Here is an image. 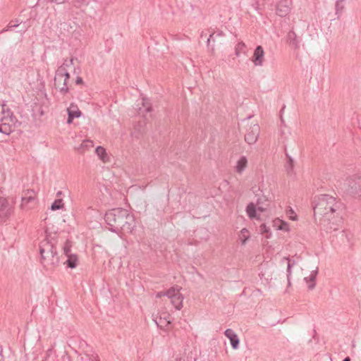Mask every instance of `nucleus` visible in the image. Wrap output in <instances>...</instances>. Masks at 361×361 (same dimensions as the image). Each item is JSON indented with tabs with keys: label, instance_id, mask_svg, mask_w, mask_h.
<instances>
[{
	"label": "nucleus",
	"instance_id": "1",
	"mask_svg": "<svg viewBox=\"0 0 361 361\" xmlns=\"http://www.w3.org/2000/svg\"><path fill=\"white\" fill-rule=\"evenodd\" d=\"M341 206V202L335 197L329 195L315 196L312 200L314 214L318 216L320 221H331L338 218V210Z\"/></svg>",
	"mask_w": 361,
	"mask_h": 361
},
{
	"label": "nucleus",
	"instance_id": "2",
	"mask_svg": "<svg viewBox=\"0 0 361 361\" xmlns=\"http://www.w3.org/2000/svg\"><path fill=\"white\" fill-rule=\"evenodd\" d=\"M104 219L111 226L110 230L118 232L122 230L126 233H131L134 227V217L128 210L116 208L106 213Z\"/></svg>",
	"mask_w": 361,
	"mask_h": 361
},
{
	"label": "nucleus",
	"instance_id": "3",
	"mask_svg": "<svg viewBox=\"0 0 361 361\" xmlns=\"http://www.w3.org/2000/svg\"><path fill=\"white\" fill-rule=\"evenodd\" d=\"M39 252L42 257L41 262L44 268L53 269L58 266L59 259L52 242L48 240L42 241L39 245Z\"/></svg>",
	"mask_w": 361,
	"mask_h": 361
},
{
	"label": "nucleus",
	"instance_id": "4",
	"mask_svg": "<svg viewBox=\"0 0 361 361\" xmlns=\"http://www.w3.org/2000/svg\"><path fill=\"white\" fill-rule=\"evenodd\" d=\"M37 204V194L33 190H25L21 194L19 205L23 212H28L35 207Z\"/></svg>",
	"mask_w": 361,
	"mask_h": 361
},
{
	"label": "nucleus",
	"instance_id": "5",
	"mask_svg": "<svg viewBox=\"0 0 361 361\" xmlns=\"http://www.w3.org/2000/svg\"><path fill=\"white\" fill-rule=\"evenodd\" d=\"M2 109L3 111H4V106ZM4 116L0 118V132L4 133L5 135H9L11 132L13 131L16 121L10 111H7L6 112L4 111Z\"/></svg>",
	"mask_w": 361,
	"mask_h": 361
},
{
	"label": "nucleus",
	"instance_id": "6",
	"mask_svg": "<svg viewBox=\"0 0 361 361\" xmlns=\"http://www.w3.org/2000/svg\"><path fill=\"white\" fill-rule=\"evenodd\" d=\"M343 189L350 194L361 195V178L351 177L343 183Z\"/></svg>",
	"mask_w": 361,
	"mask_h": 361
},
{
	"label": "nucleus",
	"instance_id": "7",
	"mask_svg": "<svg viewBox=\"0 0 361 361\" xmlns=\"http://www.w3.org/2000/svg\"><path fill=\"white\" fill-rule=\"evenodd\" d=\"M166 295L171 300V304L176 310H180L183 307L184 298L179 289L172 287L166 291Z\"/></svg>",
	"mask_w": 361,
	"mask_h": 361
},
{
	"label": "nucleus",
	"instance_id": "8",
	"mask_svg": "<svg viewBox=\"0 0 361 361\" xmlns=\"http://www.w3.org/2000/svg\"><path fill=\"white\" fill-rule=\"evenodd\" d=\"M13 213L14 207L6 198L0 197V221L5 222Z\"/></svg>",
	"mask_w": 361,
	"mask_h": 361
},
{
	"label": "nucleus",
	"instance_id": "9",
	"mask_svg": "<svg viewBox=\"0 0 361 361\" xmlns=\"http://www.w3.org/2000/svg\"><path fill=\"white\" fill-rule=\"evenodd\" d=\"M260 133V127L258 124L250 125L245 135V140L249 145L255 143L258 139Z\"/></svg>",
	"mask_w": 361,
	"mask_h": 361
},
{
	"label": "nucleus",
	"instance_id": "10",
	"mask_svg": "<svg viewBox=\"0 0 361 361\" xmlns=\"http://www.w3.org/2000/svg\"><path fill=\"white\" fill-rule=\"evenodd\" d=\"M264 211H265V208L260 206L259 202H257V205L250 202L246 207V213L250 219H259L257 212H262Z\"/></svg>",
	"mask_w": 361,
	"mask_h": 361
},
{
	"label": "nucleus",
	"instance_id": "11",
	"mask_svg": "<svg viewBox=\"0 0 361 361\" xmlns=\"http://www.w3.org/2000/svg\"><path fill=\"white\" fill-rule=\"evenodd\" d=\"M291 0H281L276 6V13L280 16H286L290 11Z\"/></svg>",
	"mask_w": 361,
	"mask_h": 361
},
{
	"label": "nucleus",
	"instance_id": "12",
	"mask_svg": "<svg viewBox=\"0 0 361 361\" xmlns=\"http://www.w3.org/2000/svg\"><path fill=\"white\" fill-rule=\"evenodd\" d=\"M252 61L256 66H262L264 61V51L262 46H257L254 51Z\"/></svg>",
	"mask_w": 361,
	"mask_h": 361
},
{
	"label": "nucleus",
	"instance_id": "13",
	"mask_svg": "<svg viewBox=\"0 0 361 361\" xmlns=\"http://www.w3.org/2000/svg\"><path fill=\"white\" fill-rule=\"evenodd\" d=\"M73 64V59H65L63 64L59 67L56 70V74L59 75L60 76L66 77V79L70 78L69 73L68 72V68L71 67Z\"/></svg>",
	"mask_w": 361,
	"mask_h": 361
},
{
	"label": "nucleus",
	"instance_id": "14",
	"mask_svg": "<svg viewBox=\"0 0 361 361\" xmlns=\"http://www.w3.org/2000/svg\"><path fill=\"white\" fill-rule=\"evenodd\" d=\"M68 80L69 79H66V77L60 76L59 75L56 74L54 77V85L62 93L66 94L68 91V88L67 87V82Z\"/></svg>",
	"mask_w": 361,
	"mask_h": 361
},
{
	"label": "nucleus",
	"instance_id": "15",
	"mask_svg": "<svg viewBox=\"0 0 361 361\" xmlns=\"http://www.w3.org/2000/svg\"><path fill=\"white\" fill-rule=\"evenodd\" d=\"M224 334L230 340L232 348L233 349H237L239 346L240 342L237 334L231 329H226Z\"/></svg>",
	"mask_w": 361,
	"mask_h": 361
},
{
	"label": "nucleus",
	"instance_id": "16",
	"mask_svg": "<svg viewBox=\"0 0 361 361\" xmlns=\"http://www.w3.org/2000/svg\"><path fill=\"white\" fill-rule=\"evenodd\" d=\"M68 118L67 122L71 123L73 118H78L81 115V112L79 110L77 105L71 104V106L67 109Z\"/></svg>",
	"mask_w": 361,
	"mask_h": 361
},
{
	"label": "nucleus",
	"instance_id": "17",
	"mask_svg": "<svg viewBox=\"0 0 361 361\" xmlns=\"http://www.w3.org/2000/svg\"><path fill=\"white\" fill-rule=\"evenodd\" d=\"M318 274V268L311 271L308 276L304 278V281L307 283L308 288L312 290L315 287V279Z\"/></svg>",
	"mask_w": 361,
	"mask_h": 361
},
{
	"label": "nucleus",
	"instance_id": "18",
	"mask_svg": "<svg viewBox=\"0 0 361 361\" xmlns=\"http://www.w3.org/2000/svg\"><path fill=\"white\" fill-rule=\"evenodd\" d=\"M287 42L295 49L299 47L300 42L294 31L290 30V32H288L287 35Z\"/></svg>",
	"mask_w": 361,
	"mask_h": 361
},
{
	"label": "nucleus",
	"instance_id": "19",
	"mask_svg": "<svg viewBox=\"0 0 361 361\" xmlns=\"http://www.w3.org/2000/svg\"><path fill=\"white\" fill-rule=\"evenodd\" d=\"M153 320L159 328L163 329H166L171 324L169 316L164 317L160 316L159 318L156 317Z\"/></svg>",
	"mask_w": 361,
	"mask_h": 361
},
{
	"label": "nucleus",
	"instance_id": "20",
	"mask_svg": "<svg viewBox=\"0 0 361 361\" xmlns=\"http://www.w3.org/2000/svg\"><path fill=\"white\" fill-rule=\"evenodd\" d=\"M77 25L75 22H64L60 23V29L65 32L72 33L76 29Z\"/></svg>",
	"mask_w": 361,
	"mask_h": 361
},
{
	"label": "nucleus",
	"instance_id": "21",
	"mask_svg": "<svg viewBox=\"0 0 361 361\" xmlns=\"http://www.w3.org/2000/svg\"><path fill=\"white\" fill-rule=\"evenodd\" d=\"M272 226L276 230H280V231H289L288 224L286 222H285L279 219H274L272 222Z\"/></svg>",
	"mask_w": 361,
	"mask_h": 361
},
{
	"label": "nucleus",
	"instance_id": "22",
	"mask_svg": "<svg viewBox=\"0 0 361 361\" xmlns=\"http://www.w3.org/2000/svg\"><path fill=\"white\" fill-rule=\"evenodd\" d=\"M152 106L145 99H142V106L139 108L138 114L146 117V114L151 111Z\"/></svg>",
	"mask_w": 361,
	"mask_h": 361
},
{
	"label": "nucleus",
	"instance_id": "23",
	"mask_svg": "<svg viewBox=\"0 0 361 361\" xmlns=\"http://www.w3.org/2000/svg\"><path fill=\"white\" fill-rule=\"evenodd\" d=\"M246 54V46L244 42H238L235 47V54L236 56H240V54Z\"/></svg>",
	"mask_w": 361,
	"mask_h": 361
},
{
	"label": "nucleus",
	"instance_id": "24",
	"mask_svg": "<svg viewBox=\"0 0 361 361\" xmlns=\"http://www.w3.org/2000/svg\"><path fill=\"white\" fill-rule=\"evenodd\" d=\"M235 167L238 173H242L247 167V159H238Z\"/></svg>",
	"mask_w": 361,
	"mask_h": 361
},
{
	"label": "nucleus",
	"instance_id": "25",
	"mask_svg": "<svg viewBox=\"0 0 361 361\" xmlns=\"http://www.w3.org/2000/svg\"><path fill=\"white\" fill-rule=\"evenodd\" d=\"M250 238V233L247 228H243L239 234V240L243 245H245L247 240Z\"/></svg>",
	"mask_w": 361,
	"mask_h": 361
},
{
	"label": "nucleus",
	"instance_id": "26",
	"mask_svg": "<svg viewBox=\"0 0 361 361\" xmlns=\"http://www.w3.org/2000/svg\"><path fill=\"white\" fill-rule=\"evenodd\" d=\"M77 257L75 255H68L66 263L68 267L73 269L77 266Z\"/></svg>",
	"mask_w": 361,
	"mask_h": 361
},
{
	"label": "nucleus",
	"instance_id": "27",
	"mask_svg": "<svg viewBox=\"0 0 361 361\" xmlns=\"http://www.w3.org/2000/svg\"><path fill=\"white\" fill-rule=\"evenodd\" d=\"M82 361H99L98 358V355L95 353L85 354L84 357L81 358Z\"/></svg>",
	"mask_w": 361,
	"mask_h": 361
},
{
	"label": "nucleus",
	"instance_id": "28",
	"mask_svg": "<svg viewBox=\"0 0 361 361\" xmlns=\"http://www.w3.org/2000/svg\"><path fill=\"white\" fill-rule=\"evenodd\" d=\"M63 201L61 199L56 200L51 206V210H57L61 209L63 207Z\"/></svg>",
	"mask_w": 361,
	"mask_h": 361
},
{
	"label": "nucleus",
	"instance_id": "29",
	"mask_svg": "<svg viewBox=\"0 0 361 361\" xmlns=\"http://www.w3.org/2000/svg\"><path fill=\"white\" fill-rule=\"evenodd\" d=\"M294 166L293 160V159H288L285 168L288 174H290L293 173V168Z\"/></svg>",
	"mask_w": 361,
	"mask_h": 361
},
{
	"label": "nucleus",
	"instance_id": "30",
	"mask_svg": "<svg viewBox=\"0 0 361 361\" xmlns=\"http://www.w3.org/2000/svg\"><path fill=\"white\" fill-rule=\"evenodd\" d=\"M259 231H260L261 233L267 234L266 235L267 238H269L271 237V233L269 232V228L265 224H262L259 226Z\"/></svg>",
	"mask_w": 361,
	"mask_h": 361
},
{
	"label": "nucleus",
	"instance_id": "31",
	"mask_svg": "<svg viewBox=\"0 0 361 361\" xmlns=\"http://www.w3.org/2000/svg\"><path fill=\"white\" fill-rule=\"evenodd\" d=\"M95 152L99 158H104L106 156V149L101 146L97 147L95 149Z\"/></svg>",
	"mask_w": 361,
	"mask_h": 361
},
{
	"label": "nucleus",
	"instance_id": "32",
	"mask_svg": "<svg viewBox=\"0 0 361 361\" xmlns=\"http://www.w3.org/2000/svg\"><path fill=\"white\" fill-rule=\"evenodd\" d=\"M283 259L288 261V267H287V273H288L287 274V278H288V280H290L289 278H290V276L291 275V267L295 264V262H293L291 263L288 257H284Z\"/></svg>",
	"mask_w": 361,
	"mask_h": 361
},
{
	"label": "nucleus",
	"instance_id": "33",
	"mask_svg": "<svg viewBox=\"0 0 361 361\" xmlns=\"http://www.w3.org/2000/svg\"><path fill=\"white\" fill-rule=\"evenodd\" d=\"M143 131H144L143 127L140 126L139 128L135 127V129H134L133 132L132 133V134L133 136L138 137L139 135L140 134H142Z\"/></svg>",
	"mask_w": 361,
	"mask_h": 361
},
{
	"label": "nucleus",
	"instance_id": "34",
	"mask_svg": "<svg viewBox=\"0 0 361 361\" xmlns=\"http://www.w3.org/2000/svg\"><path fill=\"white\" fill-rule=\"evenodd\" d=\"M93 146V142L91 140H85L81 145L82 148H92Z\"/></svg>",
	"mask_w": 361,
	"mask_h": 361
},
{
	"label": "nucleus",
	"instance_id": "35",
	"mask_svg": "<svg viewBox=\"0 0 361 361\" xmlns=\"http://www.w3.org/2000/svg\"><path fill=\"white\" fill-rule=\"evenodd\" d=\"M75 2V6H81L83 5H88L90 0H74Z\"/></svg>",
	"mask_w": 361,
	"mask_h": 361
},
{
	"label": "nucleus",
	"instance_id": "36",
	"mask_svg": "<svg viewBox=\"0 0 361 361\" xmlns=\"http://www.w3.org/2000/svg\"><path fill=\"white\" fill-rule=\"evenodd\" d=\"M345 0H336V11H338V10H342L343 8V6L342 5V4L345 1Z\"/></svg>",
	"mask_w": 361,
	"mask_h": 361
},
{
	"label": "nucleus",
	"instance_id": "37",
	"mask_svg": "<svg viewBox=\"0 0 361 361\" xmlns=\"http://www.w3.org/2000/svg\"><path fill=\"white\" fill-rule=\"evenodd\" d=\"M63 252L68 256L70 255L68 253L70 252V246L66 243L63 247Z\"/></svg>",
	"mask_w": 361,
	"mask_h": 361
},
{
	"label": "nucleus",
	"instance_id": "38",
	"mask_svg": "<svg viewBox=\"0 0 361 361\" xmlns=\"http://www.w3.org/2000/svg\"><path fill=\"white\" fill-rule=\"evenodd\" d=\"M82 82H83L82 79L80 77H78L76 78L75 83L77 85H81V84H82Z\"/></svg>",
	"mask_w": 361,
	"mask_h": 361
},
{
	"label": "nucleus",
	"instance_id": "39",
	"mask_svg": "<svg viewBox=\"0 0 361 361\" xmlns=\"http://www.w3.org/2000/svg\"><path fill=\"white\" fill-rule=\"evenodd\" d=\"M163 295H166V292H159L156 295V298H161Z\"/></svg>",
	"mask_w": 361,
	"mask_h": 361
},
{
	"label": "nucleus",
	"instance_id": "40",
	"mask_svg": "<svg viewBox=\"0 0 361 361\" xmlns=\"http://www.w3.org/2000/svg\"><path fill=\"white\" fill-rule=\"evenodd\" d=\"M66 0H51L52 2H55L56 4H63L65 3Z\"/></svg>",
	"mask_w": 361,
	"mask_h": 361
},
{
	"label": "nucleus",
	"instance_id": "41",
	"mask_svg": "<svg viewBox=\"0 0 361 361\" xmlns=\"http://www.w3.org/2000/svg\"><path fill=\"white\" fill-rule=\"evenodd\" d=\"M17 26H18V24L13 23V22H11V23H9V25H8V27H9L10 28H11V27H17Z\"/></svg>",
	"mask_w": 361,
	"mask_h": 361
},
{
	"label": "nucleus",
	"instance_id": "42",
	"mask_svg": "<svg viewBox=\"0 0 361 361\" xmlns=\"http://www.w3.org/2000/svg\"><path fill=\"white\" fill-rule=\"evenodd\" d=\"M290 219L293 220V221H295L297 219V216L296 215L290 216Z\"/></svg>",
	"mask_w": 361,
	"mask_h": 361
},
{
	"label": "nucleus",
	"instance_id": "43",
	"mask_svg": "<svg viewBox=\"0 0 361 361\" xmlns=\"http://www.w3.org/2000/svg\"><path fill=\"white\" fill-rule=\"evenodd\" d=\"M288 213V214L293 215L294 214V211L290 208Z\"/></svg>",
	"mask_w": 361,
	"mask_h": 361
},
{
	"label": "nucleus",
	"instance_id": "44",
	"mask_svg": "<svg viewBox=\"0 0 361 361\" xmlns=\"http://www.w3.org/2000/svg\"><path fill=\"white\" fill-rule=\"evenodd\" d=\"M214 35V33L211 34L209 39H207V43L209 44L210 42V40H211V38L212 37V36Z\"/></svg>",
	"mask_w": 361,
	"mask_h": 361
},
{
	"label": "nucleus",
	"instance_id": "45",
	"mask_svg": "<svg viewBox=\"0 0 361 361\" xmlns=\"http://www.w3.org/2000/svg\"><path fill=\"white\" fill-rule=\"evenodd\" d=\"M91 210H94V209L92 208V207H87V213H88V212H89V211H91Z\"/></svg>",
	"mask_w": 361,
	"mask_h": 361
},
{
	"label": "nucleus",
	"instance_id": "46",
	"mask_svg": "<svg viewBox=\"0 0 361 361\" xmlns=\"http://www.w3.org/2000/svg\"><path fill=\"white\" fill-rule=\"evenodd\" d=\"M330 229H333L334 231H336L338 230V228L337 227H332V226H330L329 228Z\"/></svg>",
	"mask_w": 361,
	"mask_h": 361
},
{
	"label": "nucleus",
	"instance_id": "47",
	"mask_svg": "<svg viewBox=\"0 0 361 361\" xmlns=\"http://www.w3.org/2000/svg\"><path fill=\"white\" fill-rule=\"evenodd\" d=\"M343 361H350V359L349 357H346Z\"/></svg>",
	"mask_w": 361,
	"mask_h": 361
}]
</instances>
